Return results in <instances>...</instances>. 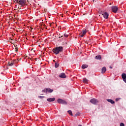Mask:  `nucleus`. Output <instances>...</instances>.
I'll return each mask as SVG.
<instances>
[{"label":"nucleus","instance_id":"16","mask_svg":"<svg viewBox=\"0 0 126 126\" xmlns=\"http://www.w3.org/2000/svg\"><path fill=\"white\" fill-rule=\"evenodd\" d=\"M95 59H96V60H101V55L96 56Z\"/></svg>","mask_w":126,"mask_h":126},{"label":"nucleus","instance_id":"13","mask_svg":"<svg viewBox=\"0 0 126 126\" xmlns=\"http://www.w3.org/2000/svg\"><path fill=\"white\" fill-rule=\"evenodd\" d=\"M107 101L109 102V103H111V104H115V101L113 100V99H106Z\"/></svg>","mask_w":126,"mask_h":126},{"label":"nucleus","instance_id":"10","mask_svg":"<svg viewBox=\"0 0 126 126\" xmlns=\"http://www.w3.org/2000/svg\"><path fill=\"white\" fill-rule=\"evenodd\" d=\"M59 77H60L61 78H65V77H66V76L65 75V74L64 73H62L59 75Z\"/></svg>","mask_w":126,"mask_h":126},{"label":"nucleus","instance_id":"23","mask_svg":"<svg viewBox=\"0 0 126 126\" xmlns=\"http://www.w3.org/2000/svg\"><path fill=\"white\" fill-rule=\"evenodd\" d=\"M120 126H125V124L123 123H120Z\"/></svg>","mask_w":126,"mask_h":126},{"label":"nucleus","instance_id":"6","mask_svg":"<svg viewBox=\"0 0 126 126\" xmlns=\"http://www.w3.org/2000/svg\"><path fill=\"white\" fill-rule=\"evenodd\" d=\"M53 91H54V90L51 89L50 88L46 89L45 90H42V92H44V93L48 92V93H52V92H53Z\"/></svg>","mask_w":126,"mask_h":126},{"label":"nucleus","instance_id":"26","mask_svg":"<svg viewBox=\"0 0 126 126\" xmlns=\"http://www.w3.org/2000/svg\"><path fill=\"white\" fill-rule=\"evenodd\" d=\"M16 2H17L18 3H19V0H15Z\"/></svg>","mask_w":126,"mask_h":126},{"label":"nucleus","instance_id":"24","mask_svg":"<svg viewBox=\"0 0 126 126\" xmlns=\"http://www.w3.org/2000/svg\"><path fill=\"white\" fill-rule=\"evenodd\" d=\"M119 100H120V98H116L115 100L116 101V102H118V101H119Z\"/></svg>","mask_w":126,"mask_h":126},{"label":"nucleus","instance_id":"1","mask_svg":"<svg viewBox=\"0 0 126 126\" xmlns=\"http://www.w3.org/2000/svg\"><path fill=\"white\" fill-rule=\"evenodd\" d=\"M63 46L57 47L53 50V52L55 55L60 54V53L63 52Z\"/></svg>","mask_w":126,"mask_h":126},{"label":"nucleus","instance_id":"17","mask_svg":"<svg viewBox=\"0 0 126 126\" xmlns=\"http://www.w3.org/2000/svg\"><path fill=\"white\" fill-rule=\"evenodd\" d=\"M122 77L123 78V79H125V78H126V74L125 73H123L122 74Z\"/></svg>","mask_w":126,"mask_h":126},{"label":"nucleus","instance_id":"29","mask_svg":"<svg viewBox=\"0 0 126 126\" xmlns=\"http://www.w3.org/2000/svg\"><path fill=\"white\" fill-rule=\"evenodd\" d=\"M93 0V1H94V0Z\"/></svg>","mask_w":126,"mask_h":126},{"label":"nucleus","instance_id":"28","mask_svg":"<svg viewBox=\"0 0 126 126\" xmlns=\"http://www.w3.org/2000/svg\"><path fill=\"white\" fill-rule=\"evenodd\" d=\"M110 68H113V67H111V66H110Z\"/></svg>","mask_w":126,"mask_h":126},{"label":"nucleus","instance_id":"12","mask_svg":"<svg viewBox=\"0 0 126 126\" xmlns=\"http://www.w3.org/2000/svg\"><path fill=\"white\" fill-rule=\"evenodd\" d=\"M106 70H107V68H106V67H103L101 69L102 73H105Z\"/></svg>","mask_w":126,"mask_h":126},{"label":"nucleus","instance_id":"3","mask_svg":"<svg viewBox=\"0 0 126 126\" xmlns=\"http://www.w3.org/2000/svg\"><path fill=\"white\" fill-rule=\"evenodd\" d=\"M90 102L93 104V105H97V103H98L99 101H98V99L94 98L90 99Z\"/></svg>","mask_w":126,"mask_h":126},{"label":"nucleus","instance_id":"11","mask_svg":"<svg viewBox=\"0 0 126 126\" xmlns=\"http://www.w3.org/2000/svg\"><path fill=\"white\" fill-rule=\"evenodd\" d=\"M56 100V98L55 97L53 98H49L47 99L48 102H54Z\"/></svg>","mask_w":126,"mask_h":126},{"label":"nucleus","instance_id":"20","mask_svg":"<svg viewBox=\"0 0 126 126\" xmlns=\"http://www.w3.org/2000/svg\"><path fill=\"white\" fill-rule=\"evenodd\" d=\"M78 116H80V113L79 112H77L75 115V117H77Z\"/></svg>","mask_w":126,"mask_h":126},{"label":"nucleus","instance_id":"4","mask_svg":"<svg viewBox=\"0 0 126 126\" xmlns=\"http://www.w3.org/2000/svg\"><path fill=\"white\" fill-rule=\"evenodd\" d=\"M26 0H19V4L21 5V6H24L26 5Z\"/></svg>","mask_w":126,"mask_h":126},{"label":"nucleus","instance_id":"5","mask_svg":"<svg viewBox=\"0 0 126 126\" xmlns=\"http://www.w3.org/2000/svg\"><path fill=\"white\" fill-rule=\"evenodd\" d=\"M17 63V60H14L11 61H9L8 62V64L10 66H12L14 63Z\"/></svg>","mask_w":126,"mask_h":126},{"label":"nucleus","instance_id":"21","mask_svg":"<svg viewBox=\"0 0 126 126\" xmlns=\"http://www.w3.org/2000/svg\"><path fill=\"white\" fill-rule=\"evenodd\" d=\"M38 98H40V99H42V98H45V96H38Z\"/></svg>","mask_w":126,"mask_h":126},{"label":"nucleus","instance_id":"9","mask_svg":"<svg viewBox=\"0 0 126 126\" xmlns=\"http://www.w3.org/2000/svg\"><path fill=\"white\" fill-rule=\"evenodd\" d=\"M102 15L105 19H108V18H109V14L107 12L102 14Z\"/></svg>","mask_w":126,"mask_h":126},{"label":"nucleus","instance_id":"27","mask_svg":"<svg viewBox=\"0 0 126 126\" xmlns=\"http://www.w3.org/2000/svg\"><path fill=\"white\" fill-rule=\"evenodd\" d=\"M59 38H63V35L61 36H60Z\"/></svg>","mask_w":126,"mask_h":126},{"label":"nucleus","instance_id":"19","mask_svg":"<svg viewBox=\"0 0 126 126\" xmlns=\"http://www.w3.org/2000/svg\"><path fill=\"white\" fill-rule=\"evenodd\" d=\"M83 82L85 83H87V82H88V80L86 78H84L83 79Z\"/></svg>","mask_w":126,"mask_h":126},{"label":"nucleus","instance_id":"7","mask_svg":"<svg viewBox=\"0 0 126 126\" xmlns=\"http://www.w3.org/2000/svg\"><path fill=\"white\" fill-rule=\"evenodd\" d=\"M111 9L113 11V12H114V13H116L117 11H118V6H113L111 7Z\"/></svg>","mask_w":126,"mask_h":126},{"label":"nucleus","instance_id":"8","mask_svg":"<svg viewBox=\"0 0 126 126\" xmlns=\"http://www.w3.org/2000/svg\"><path fill=\"white\" fill-rule=\"evenodd\" d=\"M87 31H86V30H83L82 32L80 33L79 36L80 37H84V35H85L87 33Z\"/></svg>","mask_w":126,"mask_h":126},{"label":"nucleus","instance_id":"30","mask_svg":"<svg viewBox=\"0 0 126 126\" xmlns=\"http://www.w3.org/2000/svg\"><path fill=\"white\" fill-rule=\"evenodd\" d=\"M53 62H55V60H54V61H53Z\"/></svg>","mask_w":126,"mask_h":126},{"label":"nucleus","instance_id":"15","mask_svg":"<svg viewBox=\"0 0 126 126\" xmlns=\"http://www.w3.org/2000/svg\"><path fill=\"white\" fill-rule=\"evenodd\" d=\"M87 67H88V65L87 64H83L82 65V68H83V69H85V68H87Z\"/></svg>","mask_w":126,"mask_h":126},{"label":"nucleus","instance_id":"2","mask_svg":"<svg viewBox=\"0 0 126 126\" xmlns=\"http://www.w3.org/2000/svg\"><path fill=\"white\" fill-rule=\"evenodd\" d=\"M57 102L59 104H62V105H67V102H66V101L61 98H59L57 100Z\"/></svg>","mask_w":126,"mask_h":126},{"label":"nucleus","instance_id":"14","mask_svg":"<svg viewBox=\"0 0 126 126\" xmlns=\"http://www.w3.org/2000/svg\"><path fill=\"white\" fill-rule=\"evenodd\" d=\"M60 65V63H58V62H55V67L56 68H58V67H59Z\"/></svg>","mask_w":126,"mask_h":126},{"label":"nucleus","instance_id":"18","mask_svg":"<svg viewBox=\"0 0 126 126\" xmlns=\"http://www.w3.org/2000/svg\"><path fill=\"white\" fill-rule=\"evenodd\" d=\"M68 114H69V115H70V116H72V112L71 111V110H68L67 111Z\"/></svg>","mask_w":126,"mask_h":126},{"label":"nucleus","instance_id":"25","mask_svg":"<svg viewBox=\"0 0 126 126\" xmlns=\"http://www.w3.org/2000/svg\"><path fill=\"white\" fill-rule=\"evenodd\" d=\"M18 48L16 47L15 48V52H18Z\"/></svg>","mask_w":126,"mask_h":126},{"label":"nucleus","instance_id":"22","mask_svg":"<svg viewBox=\"0 0 126 126\" xmlns=\"http://www.w3.org/2000/svg\"><path fill=\"white\" fill-rule=\"evenodd\" d=\"M64 37H65L66 38H67V37H68V35L65 33V34H64Z\"/></svg>","mask_w":126,"mask_h":126}]
</instances>
